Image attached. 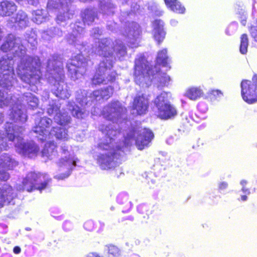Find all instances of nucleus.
<instances>
[{
	"label": "nucleus",
	"instance_id": "1",
	"mask_svg": "<svg viewBox=\"0 0 257 257\" xmlns=\"http://www.w3.org/2000/svg\"><path fill=\"white\" fill-rule=\"evenodd\" d=\"M4 52H10L14 57L8 55L3 56L0 59V71L2 76L0 77V107L9 105L13 106L9 114L10 118L15 122L24 123L27 120L25 110L22 109V104L24 100L28 106L34 109L38 106V99L31 93H25L22 97L16 96L5 97L4 92L10 90L15 82L14 63L17 57L20 59L18 64L17 73L22 81L30 85L31 90L36 92L38 85L41 79L40 60L37 57L26 55V48L22 44V40L10 34L6 38L1 47Z\"/></svg>",
	"mask_w": 257,
	"mask_h": 257
},
{
	"label": "nucleus",
	"instance_id": "2",
	"mask_svg": "<svg viewBox=\"0 0 257 257\" xmlns=\"http://www.w3.org/2000/svg\"><path fill=\"white\" fill-rule=\"evenodd\" d=\"M126 108L121 104L115 101L105 106L101 114L107 120L112 122L101 124L99 130L106 135L105 138L98 144V148L102 151L96 156L97 164L103 170H108L115 168L120 163V157L123 155L125 149L130 146L136 138V146L139 150L147 147L154 138L152 131L146 128H138L123 134L124 141L116 142L113 137L121 136L117 130V124L121 122V118L124 116Z\"/></svg>",
	"mask_w": 257,
	"mask_h": 257
},
{
	"label": "nucleus",
	"instance_id": "3",
	"mask_svg": "<svg viewBox=\"0 0 257 257\" xmlns=\"http://www.w3.org/2000/svg\"><path fill=\"white\" fill-rule=\"evenodd\" d=\"M7 137L0 132V151L6 150L9 148L7 143V140L10 142L16 141V151L22 155L30 158L35 157L39 151L38 146L33 141L25 142L20 136L24 131L22 126L14 124L12 122H7L6 124ZM9 178V174L6 172L0 171V180L6 181ZM16 194L12 187L5 184L0 187V208L10 204Z\"/></svg>",
	"mask_w": 257,
	"mask_h": 257
},
{
	"label": "nucleus",
	"instance_id": "4",
	"mask_svg": "<svg viewBox=\"0 0 257 257\" xmlns=\"http://www.w3.org/2000/svg\"><path fill=\"white\" fill-rule=\"evenodd\" d=\"M93 52L103 58L92 79V84H106L112 82L116 75L115 72L111 70L113 60L116 57L120 59L125 56L126 48L119 40L113 42L111 39L105 38L98 41V46L92 49Z\"/></svg>",
	"mask_w": 257,
	"mask_h": 257
},
{
	"label": "nucleus",
	"instance_id": "5",
	"mask_svg": "<svg viewBox=\"0 0 257 257\" xmlns=\"http://www.w3.org/2000/svg\"><path fill=\"white\" fill-rule=\"evenodd\" d=\"M60 106L56 101H52L48 105L47 113L49 115H54V121L61 127H53L49 131L52 121L50 118L43 117L36 119L35 125L33 131L37 134L38 139L44 141L55 136L57 140L66 141L69 139L67 127L71 122V117L65 110L60 109Z\"/></svg>",
	"mask_w": 257,
	"mask_h": 257
},
{
	"label": "nucleus",
	"instance_id": "6",
	"mask_svg": "<svg viewBox=\"0 0 257 257\" xmlns=\"http://www.w3.org/2000/svg\"><path fill=\"white\" fill-rule=\"evenodd\" d=\"M134 77L136 83L143 87L150 86L153 80L161 87L167 86L170 80V77L160 71L157 66L151 69L148 62L142 54L138 55L136 59Z\"/></svg>",
	"mask_w": 257,
	"mask_h": 257
},
{
	"label": "nucleus",
	"instance_id": "7",
	"mask_svg": "<svg viewBox=\"0 0 257 257\" xmlns=\"http://www.w3.org/2000/svg\"><path fill=\"white\" fill-rule=\"evenodd\" d=\"M58 58L54 55L48 60L45 78L52 85V91L56 96L65 99L70 97V93L64 82L62 63Z\"/></svg>",
	"mask_w": 257,
	"mask_h": 257
},
{
	"label": "nucleus",
	"instance_id": "8",
	"mask_svg": "<svg viewBox=\"0 0 257 257\" xmlns=\"http://www.w3.org/2000/svg\"><path fill=\"white\" fill-rule=\"evenodd\" d=\"M61 157L58 162L60 173L55 176L57 180H63L70 175L78 161L74 153L69 150V146L63 144L61 146Z\"/></svg>",
	"mask_w": 257,
	"mask_h": 257
},
{
	"label": "nucleus",
	"instance_id": "9",
	"mask_svg": "<svg viewBox=\"0 0 257 257\" xmlns=\"http://www.w3.org/2000/svg\"><path fill=\"white\" fill-rule=\"evenodd\" d=\"M113 92V88L111 86H109L103 89H99L94 91L87 96V93L85 90H79L76 92V99L77 101L83 106L88 105L89 101H99L101 99H107Z\"/></svg>",
	"mask_w": 257,
	"mask_h": 257
},
{
	"label": "nucleus",
	"instance_id": "10",
	"mask_svg": "<svg viewBox=\"0 0 257 257\" xmlns=\"http://www.w3.org/2000/svg\"><path fill=\"white\" fill-rule=\"evenodd\" d=\"M170 96L169 93L163 92L154 100V103L158 109V115L162 119L171 118L177 114L176 108L169 101Z\"/></svg>",
	"mask_w": 257,
	"mask_h": 257
},
{
	"label": "nucleus",
	"instance_id": "11",
	"mask_svg": "<svg viewBox=\"0 0 257 257\" xmlns=\"http://www.w3.org/2000/svg\"><path fill=\"white\" fill-rule=\"evenodd\" d=\"M48 182V178L46 175L31 172L24 179L23 184L24 189L28 192L34 190H38L41 191L46 188Z\"/></svg>",
	"mask_w": 257,
	"mask_h": 257
},
{
	"label": "nucleus",
	"instance_id": "12",
	"mask_svg": "<svg viewBox=\"0 0 257 257\" xmlns=\"http://www.w3.org/2000/svg\"><path fill=\"white\" fill-rule=\"evenodd\" d=\"M71 0H49L47 9L49 10L59 9V14L57 16V23L63 22L70 19L73 14L69 10V5Z\"/></svg>",
	"mask_w": 257,
	"mask_h": 257
},
{
	"label": "nucleus",
	"instance_id": "13",
	"mask_svg": "<svg viewBox=\"0 0 257 257\" xmlns=\"http://www.w3.org/2000/svg\"><path fill=\"white\" fill-rule=\"evenodd\" d=\"M86 62L82 54L77 55L67 64L68 74L74 81L80 78L86 71Z\"/></svg>",
	"mask_w": 257,
	"mask_h": 257
},
{
	"label": "nucleus",
	"instance_id": "14",
	"mask_svg": "<svg viewBox=\"0 0 257 257\" xmlns=\"http://www.w3.org/2000/svg\"><path fill=\"white\" fill-rule=\"evenodd\" d=\"M252 81L243 80L240 85L242 97L248 104L257 102V74L253 75Z\"/></svg>",
	"mask_w": 257,
	"mask_h": 257
},
{
	"label": "nucleus",
	"instance_id": "15",
	"mask_svg": "<svg viewBox=\"0 0 257 257\" xmlns=\"http://www.w3.org/2000/svg\"><path fill=\"white\" fill-rule=\"evenodd\" d=\"M140 33L141 30L138 24L132 22L128 25L124 35L127 39V42L129 43V46L132 48L138 46Z\"/></svg>",
	"mask_w": 257,
	"mask_h": 257
},
{
	"label": "nucleus",
	"instance_id": "16",
	"mask_svg": "<svg viewBox=\"0 0 257 257\" xmlns=\"http://www.w3.org/2000/svg\"><path fill=\"white\" fill-rule=\"evenodd\" d=\"M29 21L26 14L23 11H19L15 17H12L8 21V25L11 27L24 29L28 26Z\"/></svg>",
	"mask_w": 257,
	"mask_h": 257
},
{
	"label": "nucleus",
	"instance_id": "17",
	"mask_svg": "<svg viewBox=\"0 0 257 257\" xmlns=\"http://www.w3.org/2000/svg\"><path fill=\"white\" fill-rule=\"evenodd\" d=\"M80 25L82 24L79 22L71 26L73 29L72 33L67 37L68 42L70 44L75 45V46L80 45L81 42L83 28Z\"/></svg>",
	"mask_w": 257,
	"mask_h": 257
},
{
	"label": "nucleus",
	"instance_id": "18",
	"mask_svg": "<svg viewBox=\"0 0 257 257\" xmlns=\"http://www.w3.org/2000/svg\"><path fill=\"white\" fill-rule=\"evenodd\" d=\"M133 107L137 114H145L148 108V100L143 95L137 96L134 99Z\"/></svg>",
	"mask_w": 257,
	"mask_h": 257
},
{
	"label": "nucleus",
	"instance_id": "19",
	"mask_svg": "<svg viewBox=\"0 0 257 257\" xmlns=\"http://www.w3.org/2000/svg\"><path fill=\"white\" fill-rule=\"evenodd\" d=\"M152 26L153 34L155 40L159 43L162 42L166 35V32L163 29V22L161 20H156L153 22Z\"/></svg>",
	"mask_w": 257,
	"mask_h": 257
},
{
	"label": "nucleus",
	"instance_id": "20",
	"mask_svg": "<svg viewBox=\"0 0 257 257\" xmlns=\"http://www.w3.org/2000/svg\"><path fill=\"white\" fill-rule=\"evenodd\" d=\"M17 10L16 5L12 1L4 0L0 2V16L2 17L11 16Z\"/></svg>",
	"mask_w": 257,
	"mask_h": 257
},
{
	"label": "nucleus",
	"instance_id": "21",
	"mask_svg": "<svg viewBox=\"0 0 257 257\" xmlns=\"http://www.w3.org/2000/svg\"><path fill=\"white\" fill-rule=\"evenodd\" d=\"M17 165V162L10 155L4 154L0 156V168L5 170H12Z\"/></svg>",
	"mask_w": 257,
	"mask_h": 257
},
{
	"label": "nucleus",
	"instance_id": "22",
	"mask_svg": "<svg viewBox=\"0 0 257 257\" xmlns=\"http://www.w3.org/2000/svg\"><path fill=\"white\" fill-rule=\"evenodd\" d=\"M156 62L157 64L155 66H157V68H160V65H162L163 67L166 68V70L170 69L171 67L169 66L170 60L167 56V50L166 49H163L158 52Z\"/></svg>",
	"mask_w": 257,
	"mask_h": 257
},
{
	"label": "nucleus",
	"instance_id": "23",
	"mask_svg": "<svg viewBox=\"0 0 257 257\" xmlns=\"http://www.w3.org/2000/svg\"><path fill=\"white\" fill-rule=\"evenodd\" d=\"M56 155L57 151L54 143L51 142L47 143L42 151V156L46 157L50 160H53L55 158Z\"/></svg>",
	"mask_w": 257,
	"mask_h": 257
},
{
	"label": "nucleus",
	"instance_id": "24",
	"mask_svg": "<svg viewBox=\"0 0 257 257\" xmlns=\"http://www.w3.org/2000/svg\"><path fill=\"white\" fill-rule=\"evenodd\" d=\"M203 92L200 87H191L188 88L185 95L192 100H196L202 96Z\"/></svg>",
	"mask_w": 257,
	"mask_h": 257
},
{
	"label": "nucleus",
	"instance_id": "25",
	"mask_svg": "<svg viewBox=\"0 0 257 257\" xmlns=\"http://www.w3.org/2000/svg\"><path fill=\"white\" fill-rule=\"evenodd\" d=\"M164 1L166 6L172 11L178 14H183L185 12V8L177 0H164Z\"/></svg>",
	"mask_w": 257,
	"mask_h": 257
},
{
	"label": "nucleus",
	"instance_id": "26",
	"mask_svg": "<svg viewBox=\"0 0 257 257\" xmlns=\"http://www.w3.org/2000/svg\"><path fill=\"white\" fill-rule=\"evenodd\" d=\"M47 13L43 10H37L33 13L32 20L37 24H41L48 19Z\"/></svg>",
	"mask_w": 257,
	"mask_h": 257
},
{
	"label": "nucleus",
	"instance_id": "27",
	"mask_svg": "<svg viewBox=\"0 0 257 257\" xmlns=\"http://www.w3.org/2000/svg\"><path fill=\"white\" fill-rule=\"evenodd\" d=\"M100 8L103 15H110L113 13L114 7L110 0H100Z\"/></svg>",
	"mask_w": 257,
	"mask_h": 257
},
{
	"label": "nucleus",
	"instance_id": "28",
	"mask_svg": "<svg viewBox=\"0 0 257 257\" xmlns=\"http://www.w3.org/2000/svg\"><path fill=\"white\" fill-rule=\"evenodd\" d=\"M62 35V31L58 28H53L46 31H44L42 33V37L43 39L49 40L51 38L55 36H61Z\"/></svg>",
	"mask_w": 257,
	"mask_h": 257
},
{
	"label": "nucleus",
	"instance_id": "29",
	"mask_svg": "<svg viewBox=\"0 0 257 257\" xmlns=\"http://www.w3.org/2000/svg\"><path fill=\"white\" fill-rule=\"evenodd\" d=\"M97 18L94 10L87 9L84 11L82 15L83 21L84 24L88 25L91 24Z\"/></svg>",
	"mask_w": 257,
	"mask_h": 257
},
{
	"label": "nucleus",
	"instance_id": "30",
	"mask_svg": "<svg viewBox=\"0 0 257 257\" xmlns=\"http://www.w3.org/2000/svg\"><path fill=\"white\" fill-rule=\"evenodd\" d=\"M68 109L71 111L73 116L78 118H83L85 113L77 105L74 104L73 102H69L67 105Z\"/></svg>",
	"mask_w": 257,
	"mask_h": 257
},
{
	"label": "nucleus",
	"instance_id": "31",
	"mask_svg": "<svg viewBox=\"0 0 257 257\" xmlns=\"http://www.w3.org/2000/svg\"><path fill=\"white\" fill-rule=\"evenodd\" d=\"M248 181L246 180L242 179L240 181L241 186V192L243 195H240V199H239L242 201H245L247 200V196L250 194V189L247 187Z\"/></svg>",
	"mask_w": 257,
	"mask_h": 257
},
{
	"label": "nucleus",
	"instance_id": "32",
	"mask_svg": "<svg viewBox=\"0 0 257 257\" xmlns=\"http://www.w3.org/2000/svg\"><path fill=\"white\" fill-rule=\"evenodd\" d=\"M117 201L119 204L124 205L125 208L127 210L130 209L132 207V203L128 201V196L126 193H119L117 196Z\"/></svg>",
	"mask_w": 257,
	"mask_h": 257
},
{
	"label": "nucleus",
	"instance_id": "33",
	"mask_svg": "<svg viewBox=\"0 0 257 257\" xmlns=\"http://www.w3.org/2000/svg\"><path fill=\"white\" fill-rule=\"evenodd\" d=\"M248 38L246 34H243L241 36L240 52L244 54L247 52L248 47Z\"/></svg>",
	"mask_w": 257,
	"mask_h": 257
},
{
	"label": "nucleus",
	"instance_id": "34",
	"mask_svg": "<svg viewBox=\"0 0 257 257\" xmlns=\"http://www.w3.org/2000/svg\"><path fill=\"white\" fill-rule=\"evenodd\" d=\"M108 253L109 257H116L120 254V250L116 246L110 245L108 246Z\"/></svg>",
	"mask_w": 257,
	"mask_h": 257
},
{
	"label": "nucleus",
	"instance_id": "35",
	"mask_svg": "<svg viewBox=\"0 0 257 257\" xmlns=\"http://www.w3.org/2000/svg\"><path fill=\"white\" fill-rule=\"evenodd\" d=\"M27 35H29L26 37L28 42L32 46H35L37 44V37L35 32L31 30L30 32V34H27Z\"/></svg>",
	"mask_w": 257,
	"mask_h": 257
},
{
	"label": "nucleus",
	"instance_id": "36",
	"mask_svg": "<svg viewBox=\"0 0 257 257\" xmlns=\"http://www.w3.org/2000/svg\"><path fill=\"white\" fill-rule=\"evenodd\" d=\"M237 28V24L235 22L232 23L229 25L225 31V33L228 35H231L236 31Z\"/></svg>",
	"mask_w": 257,
	"mask_h": 257
},
{
	"label": "nucleus",
	"instance_id": "37",
	"mask_svg": "<svg viewBox=\"0 0 257 257\" xmlns=\"http://www.w3.org/2000/svg\"><path fill=\"white\" fill-rule=\"evenodd\" d=\"M94 227V224L92 220H88L84 224V228L88 231H92Z\"/></svg>",
	"mask_w": 257,
	"mask_h": 257
},
{
	"label": "nucleus",
	"instance_id": "38",
	"mask_svg": "<svg viewBox=\"0 0 257 257\" xmlns=\"http://www.w3.org/2000/svg\"><path fill=\"white\" fill-rule=\"evenodd\" d=\"M250 32L251 36L257 41V21L255 25L250 27Z\"/></svg>",
	"mask_w": 257,
	"mask_h": 257
},
{
	"label": "nucleus",
	"instance_id": "39",
	"mask_svg": "<svg viewBox=\"0 0 257 257\" xmlns=\"http://www.w3.org/2000/svg\"><path fill=\"white\" fill-rule=\"evenodd\" d=\"M198 109L202 113H205L208 110L207 104L203 102H200L197 106Z\"/></svg>",
	"mask_w": 257,
	"mask_h": 257
},
{
	"label": "nucleus",
	"instance_id": "40",
	"mask_svg": "<svg viewBox=\"0 0 257 257\" xmlns=\"http://www.w3.org/2000/svg\"><path fill=\"white\" fill-rule=\"evenodd\" d=\"M101 34L102 31L97 28L93 29L91 32V35L96 39H98Z\"/></svg>",
	"mask_w": 257,
	"mask_h": 257
},
{
	"label": "nucleus",
	"instance_id": "41",
	"mask_svg": "<svg viewBox=\"0 0 257 257\" xmlns=\"http://www.w3.org/2000/svg\"><path fill=\"white\" fill-rule=\"evenodd\" d=\"M211 94L216 98H220L223 95L222 92L219 90H212L211 91Z\"/></svg>",
	"mask_w": 257,
	"mask_h": 257
},
{
	"label": "nucleus",
	"instance_id": "42",
	"mask_svg": "<svg viewBox=\"0 0 257 257\" xmlns=\"http://www.w3.org/2000/svg\"><path fill=\"white\" fill-rule=\"evenodd\" d=\"M228 186V184L226 182H222L219 183L218 187L220 190L225 189Z\"/></svg>",
	"mask_w": 257,
	"mask_h": 257
},
{
	"label": "nucleus",
	"instance_id": "43",
	"mask_svg": "<svg viewBox=\"0 0 257 257\" xmlns=\"http://www.w3.org/2000/svg\"><path fill=\"white\" fill-rule=\"evenodd\" d=\"M28 3L33 6H37L39 3L40 0H27Z\"/></svg>",
	"mask_w": 257,
	"mask_h": 257
},
{
	"label": "nucleus",
	"instance_id": "44",
	"mask_svg": "<svg viewBox=\"0 0 257 257\" xmlns=\"http://www.w3.org/2000/svg\"><path fill=\"white\" fill-rule=\"evenodd\" d=\"M91 113L93 115H96L99 114V110L98 108L94 107L91 111Z\"/></svg>",
	"mask_w": 257,
	"mask_h": 257
},
{
	"label": "nucleus",
	"instance_id": "45",
	"mask_svg": "<svg viewBox=\"0 0 257 257\" xmlns=\"http://www.w3.org/2000/svg\"><path fill=\"white\" fill-rule=\"evenodd\" d=\"M13 251L16 254H19L21 251V249L19 246H15L13 249Z\"/></svg>",
	"mask_w": 257,
	"mask_h": 257
},
{
	"label": "nucleus",
	"instance_id": "46",
	"mask_svg": "<svg viewBox=\"0 0 257 257\" xmlns=\"http://www.w3.org/2000/svg\"><path fill=\"white\" fill-rule=\"evenodd\" d=\"M88 257H103L96 253H89L88 254Z\"/></svg>",
	"mask_w": 257,
	"mask_h": 257
},
{
	"label": "nucleus",
	"instance_id": "47",
	"mask_svg": "<svg viewBox=\"0 0 257 257\" xmlns=\"http://www.w3.org/2000/svg\"><path fill=\"white\" fill-rule=\"evenodd\" d=\"M170 23L172 26H175L177 24L178 22L176 20L173 19L171 20Z\"/></svg>",
	"mask_w": 257,
	"mask_h": 257
},
{
	"label": "nucleus",
	"instance_id": "48",
	"mask_svg": "<svg viewBox=\"0 0 257 257\" xmlns=\"http://www.w3.org/2000/svg\"><path fill=\"white\" fill-rule=\"evenodd\" d=\"M167 143L168 144H172L173 143V138L170 137V138H168V140H167Z\"/></svg>",
	"mask_w": 257,
	"mask_h": 257
},
{
	"label": "nucleus",
	"instance_id": "49",
	"mask_svg": "<svg viewBox=\"0 0 257 257\" xmlns=\"http://www.w3.org/2000/svg\"><path fill=\"white\" fill-rule=\"evenodd\" d=\"M139 8V6L136 5V7H134L132 8V9H133L132 11H133L134 12H136L138 10Z\"/></svg>",
	"mask_w": 257,
	"mask_h": 257
},
{
	"label": "nucleus",
	"instance_id": "50",
	"mask_svg": "<svg viewBox=\"0 0 257 257\" xmlns=\"http://www.w3.org/2000/svg\"><path fill=\"white\" fill-rule=\"evenodd\" d=\"M241 23L242 24V25L245 26V24H246V20L245 19L241 20Z\"/></svg>",
	"mask_w": 257,
	"mask_h": 257
},
{
	"label": "nucleus",
	"instance_id": "51",
	"mask_svg": "<svg viewBox=\"0 0 257 257\" xmlns=\"http://www.w3.org/2000/svg\"><path fill=\"white\" fill-rule=\"evenodd\" d=\"M1 257H12L10 254H3Z\"/></svg>",
	"mask_w": 257,
	"mask_h": 257
},
{
	"label": "nucleus",
	"instance_id": "52",
	"mask_svg": "<svg viewBox=\"0 0 257 257\" xmlns=\"http://www.w3.org/2000/svg\"><path fill=\"white\" fill-rule=\"evenodd\" d=\"M70 225V223L68 222H65V223L64 224V227L65 228L67 225Z\"/></svg>",
	"mask_w": 257,
	"mask_h": 257
},
{
	"label": "nucleus",
	"instance_id": "53",
	"mask_svg": "<svg viewBox=\"0 0 257 257\" xmlns=\"http://www.w3.org/2000/svg\"><path fill=\"white\" fill-rule=\"evenodd\" d=\"M3 114L2 113H0V122L2 121L3 119Z\"/></svg>",
	"mask_w": 257,
	"mask_h": 257
},
{
	"label": "nucleus",
	"instance_id": "54",
	"mask_svg": "<svg viewBox=\"0 0 257 257\" xmlns=\"http://www.w3.org/2000/svg\"><path fill=\"white\" fill-rule=\"evenodd\" d=\"M130 257H140L139 255L136 254H132Z\"/></svg>",
	"mask_w": 257,
	"mask_h": 257
},
{
	"label": "nucleus",
	"instance_id": "55",
	"mask_svg": "<svg viewBox=\"0 0 257 257\" xmlns=\"http://www.w3.org/2000/svg\"><path fill=\"white\" fill-rule=\"evenodd\" d=\"M46 96L44 97H45V99L46 100L47 98H48V94H47V92H46Z\"/></svg>",
	"mask_w": 257,
	"mask_h": 257
},
{
	"label": "nucleus",
	"instance_id": "56",
	"mask_svg": "<svg viewBox=\"0 0 257 257\" xmlns=\"http://www.w3.org/2000/svg\"><path fill=\"white\" fill-rule=\"evenodd\" d=\"M151 10L152 11H154V9H151Z\"/></svg>",
	"mask_w": 257,
	"mask_h": 257
},
{
	"label": "nucleus",
	"instance_id": "57",
	"mask_svg": "<svg viewBox=\"0 0 257 257\" xmlns=\"http://www.w3.org/2000/svg\"><path fill=\"white\" fill-rule=\"evenodd\" d=\"M80 51H81V53H82V51H81V50L80 49Z\"/></svg>",
	"mask_w": 257,
	"mask_h": 257
},
{
	"label": "nucleus",
	"instance_id": "58",
	"mask_svg": "<svg viewBox=\"0 0 257 257\" xmlns=\"http://www.w3.org/2000/svg\"><path fill=\"white\" fill-rule=\"evenodd\" d=\"M80 51H81V53H82V51H81V50L80 49Z\"/></svg>",
	"mask_w": 257,
	"mask_h": 257
}]
</instances>
